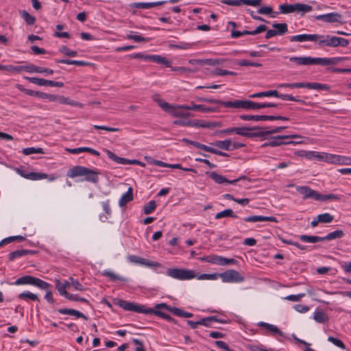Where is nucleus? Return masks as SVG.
<instances>
[{
    "label": "nucleus",
    "mask_w": 351,
    "mask_h": 351,
    "mask_svg": "<svg viewBox=\"0 0 351 351\" xmlns=\"http://www.w3.org/2000/svg\"><path fill=\"white\" fill-rule=\"evenodd\" d=\"M59 101L60 104H68V105L73 106H77V107L82 106V104L79 103L78 101L71 100V99L64 97H60Z\"/></svg>",
    "instance_id": "nucleus-51"
},
{
    "label": "nucleus",
    "mask_w": 351,
    "mask_h": 351,
    "mask_svg": "<svg viewBox=\"0 0 351 351\" xmlns=\"http://www.w3.org/2000/svg\"><path fill=\"white\" fill-rule=\"evenodd\" d=\"M229 217L232 218H237L238 216L234 214L233 210L230 208L226 209L223 211H221L215 215V218L216 219H221L222 217Z\"/></svg>",
    "instance_id": "nucleus-40"
},
{
    "label": "nucleus",
    "mask_w": 351,
    "mask_h": 351,
    "mask_svg": "<svg viewBox=\"0 0 351 351\" xmlns=\"http://www.w3.org/2000/svg\"><path fill=\"white\" fill-rule=\"evenodd\" d=\"M306 295V293H301L297 295H289L285 298V300L293 302H298Z\"/></svg>",
    "instance_id": "nucleus-60"
},
{
    "label": "nucleus",
    "mask_w": 351,
    "mask_h": 351,
    "mask_svg": "<svg viewBox=\"0 0 351 351\" xmlns=\"http://www.w3.org/2000/svg\"><path fill=\"white\" fill-rule=\"evenodd\" d=\"M346 57H334V58H312L306 57H291L289 60L295 63L297 65H335L339 62L347 60Z\"/></svg>",
    "instance_id": "nucleus-4"
},
{
    "label": "nucleus",
    "mask_w": 351,
    "mask_h": 351,
    "mask_svg": "<svg viewBox=\"0 0 351 351\" xmlns=\"http://www.w3.org/2000/svg\"><path fill=\"white\" fill-rule=\"evenodd\" d=\"M184 109L195 110V111H205V112H210V111L214 110L213 109H212L210 108H205L202 105H197V104H191L190 106H184Z\"/></svg>",
    "instance_id": "nucleus-46"
},
{
    "label": "nucleus",
    "mask_w": 351,
    "mask_h": 351,
    "mask_svg": "<svg viewBox=\"0 0 351 351\" xmlns=\"http://www.w3.org/2000/svg\"><path fill=\"white\" fill-rule=\"evenodd\" d=\"M55 62L56 63H62V64H74L77 66H86L89 65V63L87 62H84L83 60H70V59H56Z\"/></svg>",
    "instance_id": "nucleus-31"
},
{
    "label": "nucleus",
    "mask_w": 351,
    "mask_h": 351,
    "mask_svg": "<svg viewBox=\"0 0 351 351\" xmlns=\"http://www.w3.org/2000/svg\"><path fill=\"white\" fill-rule=\"evenodd\" d=\"M344 232L341 230H336L332 232L328 233L326 236L322 237L323 241H330L336 239L342 238L344 236Z\"/></svg>",
    "instance_id": "nucleus-32"
},
{
    "label": "nucleus",
    "mask_w": 351,
    "mask_h": 351,
    "mask_svg": "<svg viewBox=\"0 0 351 351\" xmlns=\"http://www.w3.org/2000/svg\"><path fill=\"white\" fill-rule=\"evenodd\" d=\"M317 217H318V221H319L320 223H330L334 219V217L328 213L319 214L317 215Z\"/></svg>",
    "instance_id": "nucleus-49"
},
{
    "label": "nucleus",
    "mask_w": 351,
    "mask_h": 351,
    "mask_svg": "<svg viewBox=\"0 0 351 351\" xmlns=\"http://www.w3.org/2000/svg\"><path fill=\"white\" fill-rule=\"evenodd\" d=\"M70 280H71V284L72 285V286L73 287L75 290L80 291L85 290V288L84 287V286L77 280H75L73 278H70Z\"/></svg>",
    "instance_id": "nucleus-63"
},
{
    "label": "nucleus",
    "mask_w": 351,
    "mask_h": 351,
    "mask_svg": "<svg viewBox=\"0 0 351 351\" xmlns=\"http://www.w3.org/2000/svg\"><path fill=\"white\" fill-rule=\"evenodd\" d=\"M106 153L110 159L114 161L117 164H121V165L140 164V160H138L136 159L129 160V159H127L125 158L119 157L117 155H115L112 152L108 150V149L106 150Z\"/></svg>",
    "instance_id": "nucleus-15"
},
{
    "label": "nucleus",
    "mask_w": 351,
    "mask_h": 351,
    "mask_svg": "<svg viewBox=\"0 0 351 351\" xmlns=\"http://www.w3.org/2000/svg\"><path fill=\"white\" fill-rule=\"evenodd\" d=\"M35 277L29 275H25L19 278L14 282L15 285H33Z\"/></svg>",
    "instance_id": "nucleus-30"
},
{
    "label": "nucleus",
    "mask_w": 351,
    "mask_h": 351,
    "mask_svg": "<svg viewBox=\"0 0 351 351\" xmlns=\"http://www.w3.org/2000/svg\"><path fill=\"white\" fill-rule=\"evenodd\" d=\"M278 104L274 103H257L247 100L246 110H258L264 108H277Z\"/></svg>",
    "instance_id": "nucleus-18"
},
{
    "label": "nucleus",
    "mask_w": 351,
    "mask_h": 351,
    "mask_svg": "<svg viewBox=\"0 0 351 351\" xmlns=\"http://www.w3.org/2000/svg\"><path fill=\"white\" fill-rule=\"evenodd\" d=\"M127 259L129 262L132 263L145 266L147 267L160 266V263H158V262L151 261H149L148 259L136 255H128Z\"/></svg>",
    "instance_id": "nucleus-13"
},
{
    "label": "nucleus",
    "mask_w": 351,
    "mask_h": 351,
    "mask_svg": "<svg viewBox=\"0 0 351 351\" xmlns=\"http://www.w3.org/2000/svg\"><path fill=\"white\" fill-rule=\"evenodd\" d=\"M324 157L325 158V162L332 164H337L338 162L339 155L326 153V156Z\"/></svg>",
    "instance_id": "nucleus-58"
},
{
    "label": "nucleus",
    "mask_w": 351,
    "mask_h": 351,
    "mask_svg": "<svg viewBox=\"0 0 351 351\" xmlns=\"http://www.w3.org/2000/svg\"><path fill=\"white\" fill-rule=\"evenodd\" d=\"M287 128V126H281V127H276V128L271 130L257 132L256 136L262 137L265 135L278 133V132H282L283 130L286 129Z\"/></svg>",
    "instance_id": "nucleus-42"
},
{
    "label": "nucleus",
    "mask_w": 351,
    "mask_h": 351,
    "mask_svg": "<svg viewBox=\"0 0 351 351\" xmlns=\"http://www.w3.org/2000/svg\"><path fill=\"white\" fill-rule=\"evenodd\" d=\"M117 306L122 308L125 311H133L143 314H153L156 316L160 317L171 323L178 324V321L173 318L169 315L165 313L162 310L158 309L154 306L155 308H147L145 305L138 304L135 302H128L126 300H119L115 303Z\"/></svg>",
    "instance_id": "nucleus-2"
},
{
    "label": "nucleus",
    "mask_w": 351,
    "mask_h": 351,
    "mask_svg": "<svg viewBox=\"0 0 351 351\" xmlns=\"http://www.w3.org/2000/svg\"><path fill=\"white\" fill-rule=\"evenodd\" d=\"M276 87L278 88H306L308 89H314V90H329L330 86L325 84H321L317 82H294V83H282L276 85Z\"/></svg>",
    "instance_id": "nucleus-6"
},
{
    "label": "nucleus",
    "mask_w": 351,
    "mask_h": 351,
    "mask_svg": "<svg viewBox=\"0 0 351 351\" xmlns=\"http://www.w3.org/2000/svg\"><path fill=\"white\" fill-rule=\"evenodd\" d=\"M278 9L281 14H287L295 12V4H280Z\"/></svg>",
    "instance_id": "nucleus-39"
},
{
    "label": "nucleus",
    "mask_w": 351,
    "mask_h": 351,
    "mask_svg": "<svg viewBox=\"0 0 351 351\" xmlns=\"http://www.w3.org/2000/svg\"><path fill=\"white\" fill-rule=\"evenodd\" d=\"M213 146L217 147L219 149H223L226 151L232 150V141L230 139H226L224 141H217L211 143Z\"/></svg>",
    "instance_id": "nucleus-29"
},
{
    "label": "nucleus",
    "mask_w": 351,
    "mask_h": 351,
    "mask_svg": "<svg viewBox=\"0 0 351 351\" xmlns=\"http://www.w3.org/2000/svg\"><path fill=\"white\" fill-rule=\"evenodd\" d=\"M167 275L179 280H186L193 278H197L198 280H215L219 277V274L217 273L202 274L197 275L193 270L179 268L167 269Z\"/></svg>",
    "instance_id": "nucleus-3"
},
{
    "label": "nucleus",
    "mask_w": 351,
    "mask_h": 351,
    "mask_svg": "<svg viewBox=\"0 0 351 351\" xmlns=\"http://www.w3.org/2000/svg\"><path fill=\"white\" fill-rule=\"evenodd\" d=\"M296 190L303 195L304 199H313L317 200L319 193L306 186H298Z\"/></svg>",
    "instance_id": "nucleus-16"
},
{
    "label": "nucleus",
    "mask_w": 351,
    "mask_h": 351,
    "mask_svg": "<svg viewBox=\"0 0 351 351\" xmlns=\"http://www.w3.org/2000/svg\"><path fill=\"white\" fill-rule=\"evenodd\" d=\"M240 119L243 121H263V115H250V114H241L239 116Z\"/></svg>",
    "instance_id": "nucleus-48"
},
{
    "label": "nucleus",
    "mask_w": 351,
    "mask_h": 351,
    "mask_svg": "<svg viewBox=\"0 0 351 351\" xmlns=\"http://www.w3.org/2000/svg\"><path fill=\"white\" fill-rule=\"evenodd\" d=\"M221 105L226 108L246 109L247 100H234L221 102Z\"/></svg>",
    "instance_id": "nucleus-22"
},
{
    "label": "nucleus",
    "mask_w": 351,
    "mask_h": 351,
    "mask_svg": "<svg viewBox=\"0 0 351 351\" xmlns=\"http://www.w3.org/2000/svg\"><path fill=\"white\" fill-rule=\"evenodd\" d=\"M156 208V203L154 200L149 201L146 205L144 206V213L149 215L153 213Z\"/></svg>",
    "instance_id": "nucleus-52"
},
{
    "label": "nucleus",
    "mask_w": 351,
    "mask_h": 351,
    "mask_svg": "<svg viewBox=\"0 0 351 351\" xmlns=\"http://www.w3.org/2000/svg\"><path fill=\"white\" fill-rule=\"evenodd\" d=\"M215 344L218 348H221L226 351H234L232 349L230 348V347L226 342H224L223 341H220V340L215 341Z\"/></svg>",
    "instance_id": "nucleus-64"
},
{
    "label": "nucleus",
    "mask_w": 351,
    "mask_h": 351,
    "mask_svg": "<svg viewBox=\"0 0 351 351\" xmlns=\"http://www.w3.org/2000/svg\"><path fill=\"white\" fill-rule=\"evenodd\" d=\"M20 174L23 178L31 180H39L42 179H46L48 176L47 174L43 173L30 172L28 173H23L21 171H20Z\"/></svg>",
    "instance_id": "nucleus-25"
},
{
    "label": "nucleus",
    "mask_w": 351,
    "mask_h": 351,
    "mask_svg": "<svg viewBox=\"0 0 351 351\" xmlns=\"http://www.w3.org/2000/svg\"><path fill=\"white\" fill-rule=\"evenodd\" d=\"M290 42H306V41H317L319 45L322 47H347L349 45L348 39L332 36L330 34L319 35V34H298L289 37Z\"/></svg>",
    "instance_id": "nucleus-1"
},
{
    "label": "nucleus",
    "mask_w": 351,
    "mask_h": 351,
    "mask_svg": "<svg viewBox=\"0 0 351 351\" xmlns=\"http://www.w3.org/2000/svg\"><path fill=\"white\" fill-rule=\"evenodd\" d=\"M147 58L148 61L156 62L159 64H164L167 67H171V62L165 57L159 55H150Z\"/></svg>",
    "instance_id": "nucleus-23"
},
{
    "label": "nucleus",
    "mask_w": 351,
    "mask_h": 351,
    "mask_svg": "<svg viewBox=\"0 0 351 351\" xmlns=\"http://www.w3.org/2000/svg\"><path fill=\"white\" fill-rule=\"evenodd\" d=\"M341 199V197L339 195L335 194H328V195H321L318 194L317 201H327V200H335L339 201Z\"/></svg>",
    "instance_id": "nucleus-45"
},
{
    "label": "nucleus",
    "mask_w": 351,
    "mask_h": 351,
    "mask_svg": "<svg viewBox=\"0 0 351 351\" xmlns=\"http://www.w3.org/2000/svg\"><path fill=\"white\" fill-rule=\"evenodd\" d=\"M158 95H154V99L156 101L158 106L162 108L165 112L170 113L173 117H183L189 115V113H184L182 109H184L185 106H173L162 99H158Z\"/></svg>",
    "instance_id": "nucleus-7"
},
{
    "label": "nucleus",
    "mask_w": 351,
    "mask_h": 351,
    "mask_svg": "<svg viewBox=\"0 0 351 351\" xmlns=\"http://www.w3.org/2000/svg\"><path fill=\"white\" fill-rule=\"evenodd\" d=\"M276 98H280L282 100L293 101L298 102L300 104H305V101L302 99L295 97L291 95L280 94L278 92V96H276Z\"/></svg>",
    "instance_id": "nucleus-47"
},
{
    "label": "nucleus",
    "mask_w": 351,
    "mask_h": 351,
    "mask_svg": "<svg viewBox=\"0 0 351 351\" xmlns=\"http://www.w3.org/2000/svg\"><path fill=\"white\" fill-rule=\"evenodd\" d=\"M262 0H221V3L231 6H241L243 5H251L254 7L258 6Z\"/></svg>",
    "instance_id": "nucleus-14"
},
{
    "label": "nucleus",
    "mask_w": 351,
    "mask_h": 351,
    "mask_svg": "<svg viewBox=\"0 0 351 351\" xmlns=\"http://www.w3.org/2000/svg\"><path fill=\"white\" fill-rule=\"evenodd\" d=\"M237 64L241 66H256V67H261L262 64L254 62L251 60H241L237 62Z\"/></svg>",
    "instance_id": "nucleus-56"
},
{
    "label": "nucleus",
    "mask_w": 351,
    "mask_h": 351,
    "mask_svg": "<svg viewBox=\"0 0 351 351\" xmlns=\"http://www.w3.org/2000/svg\"><path fill=\"white\" fill-rule=\"evenodd\" d=\"M23 154L25 155H30L34 154H43V149L40 147L35 148V147H27L23 149Z\"/></svg>",
    "instance_id": "nucleus-54"
},
{
    "label": "nucleus",
    "mask_w": 351,
    "mask_h": 351,
    "mask_svg": "<svg viewBox=\"0 0 351 351\" xmlns=\"http://www.w3.org/2000/svg\"><path fill=\"white\" fill-rule=\"evenodd\" d=\"M214 74L217 75L223 76V75H236L237 73L234 71H228L225 69H222L220 68H217L215 70Z\"/></svg>",
    "instance_id": "nucleus-59"
},
{
    "label": "nucleus",
    "mask_w": 351,
    "mask_h": 351,
    "mask_svg": "<svg viewBox=\"0 0 351 351\" xmlns=\"http://www.w3.org/2000/svg\"><path fill=\"white\" fill-rule=\"evenodd\" d=\"M207 263L215 264L217 265H223V256L217 255H210L204 258Z\"/></svg>",
    "instance_id": "nucleus-36"
},
{
    "label": "nucleus",
    "mask_w": 351,
    "mask_h": 351,
    "mask_svg": "<svg viewBox=\"0 0 351 351\" xmlns=\"http://www.w3.org/2000/svg\"><path fill=\"white\" fill-rule=\"evenodd\" d=\"M299 238L302 241L307 243H314L319 241H323L322 237L318 236L302 234L299 237Z\"/></svg>",
    "instance_id": "nucleus-37"
},
{
    "label": "nucleus",
    "mask_w": 351,
    "mask_h": 351,
    "mask_svg": "<svg viewBox=\"0 0 351 351\" xmlns=\"http://www.w3.org/2000/svg\"><path fill=\"white\" fill-rule=\"evenodd\" d=\"M206 174L209 176L215 183L221 184H235L237 182L241 180H247L250 181V179L247 178L246 176H242L234 180H228L226 177L222 175H220L215 171H206Z\"/></svg>",
    "instance_id": "nucleus-10"
},
{
    "label": "nucleus",
    "mask_w": 351,
    "mask_h": 351,
    "mask_svg": "<svg viewBox=\"0 0 351 351\" xmlns=\"http://www.w3.org/2000/svg\"><path fill=\"white\" fill-rule=\"evenodd\" d=\"M33 286H35L40 289L47 291L51 286L48 282L35 277Z\"/></svg>",
    "instance_id": "nucleus-43"
},
{
    "label": "nucleus",
    "mask_w": 351,
    "mask_h": 351,
    "mask_svg": "<svg viewBox=\"0 0 351 351\" xmlns=\"http://www.w3.org/2000/svg\"><path fill=\"white\" fill-rule=\"evenodd\" d=\"M133 199V190L130 187L126 193L123 194L119 200L120 207H123L127 203Z\"/></svg>",
    "instance_id": "nucleus-26"
},
{
    "label": "nucleus",
    "mask_w": 351,
    "mask_h": 351,
    "mask_svg": "<svg viewBox=\"0 0 351 351\" xmlns=\"http://www.w3.org/2000/svg\"><path fill=\"white\" fill-rule=\"evenodd\" d=\"M256 128L250 127H234L228 128L225 130H219L217 134H230L232 133H236L237 134L245 136V137H257V132H249L255 130Z\"/></svg>",
    "instance_id": "nucleus-9"
},
{
    "label": "nucleus",
    "mask_w": 351,
    "mask_h": 351,
    "mask_svg": "<svg viewBox=\"0 0 351 351\" xmlns=\"http://www.w3.org/2000/svg\"><path fill=\"white\" fill-rule=\"evenodd\" d=\"M167 1H160L156 2H135L130 4V7L136 9H150L156 6L163 5Z\"/></svg>",
    "instance_id": "nucleus-19"
},
{
    "label": "nucleus",
    "mask_w": 351,
    "mask_h": 351,
    "mask_svg": "<svg viewBox=\"0 0 351 351\" xmlns=\"http://www.w3.org/2000/svg\"><path fill=\"white\" fill-rule=\"evenodd\" d=\"M34 252L29 250H19L14 252H12L9 254V261H12L16 258H20L21 256L27 255V254H32Z\"/></svg>",
    "instance_id": "nucleus-27"
},
{
    "label": "nucleus",
    "mask_w": 351,
    "mask_h": 351,
    "mask_svg": "<svg viewBox=\"0 0 351 351\" xmlns=\"http://www.w3.org/2000/svg\"><path fill=\"white\" fill-rule=\"evenodd\" d=\"M295 12L301 13L302 15L313 10V7L304 3H295Z\"/></svg>",
    "instance_id": "nucleus-38"
},
{
    "label": "nucleus",
    "mask_w": 351,
    "mask_h": 351,
    "mask_svg": "<svg viewBox=\"0 0 351 351\" xmlns=\"http://www.w3.org/2000/svg\"><path fill=\"white\" fill-rule=\"evenodd\" d=\"M302 138V136L300 135H298V134L282 135V136L279 135V136H272V137L269 138L267 142L263 143L261 145V147H269H269H276V146H279L281 145H289V144H291V143H295V144L300 143H301V141L285 142V141H283V140L287 139V138Z\"/></svg>",
    "instance_id": "nucleus-8"
},
{
    "label": "nucleus",
    "mask_w": 351,
    "mask_h": 351,
    "mask_svg": "<svg viewBox=\"0 0 351 351\" xmlns=\"http://www.w3.org/2000/svg\"><path fill=\"white\" fill-rule=\"evenodd\" d=\"M21 16H22L23 19H24V21L26 22V23L29 25H33L36 21V19L34 16H32V15H30L25 10H23L21 12Z\"/></svg>",
    "instance_id": "nucleus-55"
},
{
    "label": "nucleus",
    "mask_w": 351,
    "mask_h": 351,
    "mask_svg": "<svg viewBox=\"0 0 351 351\" xmlns=\"http://www.w3.org/2000/svg\"><path fill=\"white\" fill-rule=\"evenodd\" d=\"M245 222H252L255 223L258 221H271V222H278L277 219L275 217H265L262 215H252L248 216L243 219Z\"/></svg>",
    "instance_id": "nucleus-20"
},
{
    "label": "nucleus",
    "mask_w": 351,
    "mask_h": 351,
    "mask_svg": "<svg viewBox=\"0 0 351 351\" xmlns=\"http://www.w3.org/2000/svg\"><path fill=\"white\" fill-rule=\"evenodd\" d=\"M156 308L158 309H165L174 315L182 317L189 318L193 317V313L183 311L181 308L171 306L166 303H160L156 304Z\"/></svg>",
    "instance_id": "nucleus-11"
},
{
    "label": "nucleus",
    "mask_w": 351,
    "mask_h": 351,
    "mask_svg": "<svg viewBox=\"0 0 351 351\" xmlns=\"http://www.w3.org/2000/svg\"><path fill=\"white\" fill-rule=\"evenodd\" d=\"M328 340L332 343L335 346H336L338 348H342V349H344L346 348L345 346V344L343 343V342L339 339H337L335 337H329Z\"/></svg>",
    "instance_id": "nucleus-61"
},
{
    "label": "nucleus",
    "mask_w": 351,
    "mask_h": 351,
    "mask_svg": "<svg viewBox=\"0 0 351 351\" xmlns=\"http://www.w3.org/2000/svg\"><path fill=\"white\" fill-rule=\"evenodd\" d=\"M193 46L192 43L181 42L180 43L176 44H169V48L170 49H191Z\"/></svg>",
    "instance_id": "nucleus-53"
},
{
    "label": "nucleus",
    "mask_w": 351,
    "mask_h": 351,
    "mask_svg": "<svg viewBox=\"0 0 351 351\" xmlns=\"http://www.w3.org/2000/svg\"><path fill=\"white\" fill-rule=\"evenodd\" d=\"M278 96V91L276 90H269L267 91L259 92L252 94L249 96L250 98L263 97H275Z\"/></svg>",
    "instance_id": "nucleus-34"
},
{
    "label": "nucleus",
    "mask_w": 351,
    "mask_h": 351,
    "mask_svg": "<svg viewBox=\"0 0 351 351\" xmlns=\"http://www.w3.org/2000/svg\"><path fill=\"white\" fill-rule=\"evenodd\" d=\"M59 51L69 57H75L77 56V52L76 51L71 50L66 46L61 47L59 49Z\"/></svg>",
    "instance_id": "nucleus-57"
},
{
    "label": "nucleus",
    "mask_w": 351,
    "mask_h": 351,
    "mask_svg": "<svg viewBox=\"0 0 351 351\" xmlns=\"http://www.w3.org/2000/svg\"><path fill=\"white\" fill-rule=\"evenodd\" d=\"M56 288L61 295L64 296L66 298L69 295V293L66 291V287L62 285V282L60 280L56 279L55 280Z\"/></svg>",
    "instance_id": "nucleus-44"
},
{
    "label": "nucleus",
    "mask_w": 351,
    "mask_h": 351,
    "mask_svg": "<svg viewBox=\"0 0 351 351\" xmlns=\"http://www.w3.org/2000/svg\"><path fill=\"white\" fill-rule=\"evenodd\" d=\"M342 18L341 14L337 12H330L325 14H320L315 16L316 20H322L326 23H342L341 19Z\"/></svg>",
    "instance_id": "nucleus-17"
},
{
    "label": "nucleus",
    "mask_w": 351,
    "mask_h": 351,
    "mask_svg": "<svg viewBox=\"0 0 351 351\" xmlns=\"http://www.w3.org/2000/svg\"><path fill=\"white\" fill-rule=\"evenodd\" d=\"M99 174L100 173L97 169H89L80 165L73 167L67 172V176L69 178H73L77 176H85L83 180L93 184H97L99 182Z\"/></svg>",
    "instance_id": "nucleus-5"
},
{
    "label": "nucleus",
    "mask_w": 351,
    "mask_h": 351,
    "mask_svg": "<svg viewBox=\"0 0 351 351\" xmlns=\"http://www.w3.org/2000/svg\"><path fill=\"white\" fill-rule=\"evenodd\" d=\"M257 325L263 327L269 332L273 335H278L280 337H284V333L280 330L276 326L266 323L264 322H259Z\"/></svg>",
    "instance_id": "nucleus-21"
},
{
    "label": "nucleus",
    "mask_w": 351,
    "mask_h": 351,
    "mask_svg": "<svg viewBox=\"0 0 351 351\" xmlns=\"http://www.w3.org/2000/svg\"><path fill=\"white\" fill-rule=\"evenodd\" d=\"M102 275L106 277H108L110 280L114 282V281H126V279L124 277H122L118 274H116L113 271L106 269L102 271Z\"/></svg>",
    "instance_id": "nucleus-35"
},
{
    "label": "nucleus",
    "mask_w": 351,
    "mask_h": 351,
    "mask_svg": "<svg viewBox=\"0 0 351 351\" xmlns=\"http://www.w3.org/2000/svg\"><path fill=\"white\" fill-rule=\"evenodd\" d=\"M58 311V313L62 315H73L75 316L77 318H82L86 320L88 319V317L84 314H83L79 311L73 308H59Z\"/></svg>",
    "instance_id": "nucleus-24"
},
{
    "label": "nucleus",
    "mask_w": 351,
    "mask_h": 351,
    "mask_svg": "<svg viewBox=\"0 0 351 351\" xmlns=\"http://www.w3.org/2000/svg\"><path fill=\"white\" fill-rule=\"evenodd\" d=\"M272 27L275 29L277 32V35H283L288 31V27L287 23H275L272 25Z\"/></svg>",
    "instance_id": "nucleus-41"
},
{
    "label": "nucleus",
    "mask_w": 351,
    "mask_h": 351,
    "mask_svg": "<svg viewBox=\"0 0 351 351\" xmlns=\"http://www.w3.org/2000/svg\"><path fill=\"white\" fill-rule=\"evenodd\" d=\"M24 79L27 81L35 84L38 86H51L52 80H45L43 78L36 77H24Z\"/></svg>",
    "instance_id": "nucleus-28"
},
{
    "label": "nucleus",
    "mask_w": 351,
    "mask_h": 351,
    "mask_svg": "<svg viewBox=\"0 0 351 351\" xmlns=\"http://www.w3.org/2000/svg\"><path fill=\"white\" fill-rule=\"evenodd\" d=\"M18 297L19 299H21V300H25V299L28 298L33 301H36V300L38 301L39 300V298L37 296V295L32 293L29 291L23 292V293H20Z\"/></svg>",
    "instance_id": "nucleus-50"
},
{
    "label": "nucleus",
    "mask_w": 351,
    "mask_h": 351,
    "mask_svg": "<svg viewBox=\"0 0 351 351\" xmlns=\"http://www.w3.org/2000/svg\"><path fill=\"white\" fill-rule=\"evenodd\" d=\"M313 319L317 323L324 324L328 320V317L324 311L316 310L314 312Z\"/></svg>",
    "instance_id": "nucleus-33"
},
{
    "label": "nucleus",
    "mask_w": 351,
    "mask_h": 351,
    "mask_svg": "<svg viewBox=\"0 0 351 351\" xmlns=\"http://www.w3.org/2000/svg\"><path fill=\"white\" fill-rule=\"evenodd\" d=\"M337 164L342 165H351V157L339 155Z\"/></svg>",
    "instance_id": "nucleus-62"
},
{
    "label": "nucleus",
    "mask_w": 351,
    "mask_h": 351,
    "mask_svg": "<svg viewBox=\"0 0 351 351\" xmlns=\"http://www.w3.org/2000/svg\"><path fill=\"white\" fill-rule=\"evenodd\" d=\"M219 277L223 282H241L244 280V278L234 269H230L221 273Z\"/></svg>",
    "instance_id": "nucleus-12"
}]
</instances>
